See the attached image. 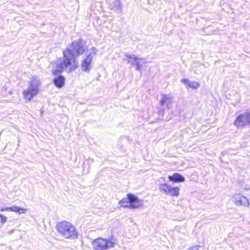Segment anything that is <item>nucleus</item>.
Returning <instances> with one entry per match:
<instances>
[{
  "instance_id": "1",
  "label": "nucleus",
  "mask_w": 250,
  "mask_h": 250,
  "mask_svg": "<svg viewBox=\"0 0 250 250\" xmlns=\"http://www.w3.org/2000/svg\"><path fill=\"white\" fill-rule=\"evenodd\" d=\"M70 46L71 49L66 48L62 50V58H59L56 62H51L56 67L52 71L53 75H58L64 70L70 73L75 70L78 67V61L74 52L77 56L83 54L85 51V45L82 40H79L72 42Z\"/></svg>"
},
{
  "instance_id": "2",
  "label": "nucleus",
  "mask_w": 250,
  "mask_h": 250,
  "mask_svg": "<svg viewBox=\"0 0 250 250\" xmlns=\"http://www.w3.org/2000/svg\"><path fill=\"white\" fill-rule=\"evenodd\" d=\"M56 229L58 233L65 239H75L78 237L75 226L68 221L59 222L57 224Z\"/></svg>"
},
{
  "instance_id": "3",
  "label": "nucleus",
  "mask_w": 250,
  "mask_h": 250,
  "mask_svg": "<svg viewBox=\"0 0 250 250\" xmlns=\"http://www.w3.org/2000/svg\"><path fill=\"white\" fill-rule=\"evenodd\" d=\"M40 84V81L36 77L32 78L28 88L22 92L23 96L26 101L30 102L33 97L39 93Z\"/></svg>"
},
{
  "instance_id": "4",
  "label": "nucleus",
  "mask_w": 250,
  "mask_h": 250,
  "mask_svg": "<svg viewBox=\"0 0 250 250\" xmlns=\"http://www.w3.org/2000/svg\"><path fill=\"white\" fill-rule=\"evenodd\" d=\"M124 61L130 64L137 71H141L145 66L146 61L145 59L137 57L134 54L126 53L125 55Z\"/></svg>"
},
{
  "instance_id": "5",
  "label": "nucleus",
  "mask_w": 250,
  "mask_h": 250,
  "mask_svg": "<svg viewBox=\"0 0 250 250\" xmlns=\"http://www.w3.org/2000/svg\"><path fill=\"white\" fill-rule=\"evenodd\" d=\"M160 192L167 196L177 198L180 195V188L178 187H174L166 183L159 184Z\"/></svg>"
},
{
  "instance_id": "6",
  "label": "nucleus",
  "mask_w": 250,
  "mask_h": 250,
  "mask_svg": "<svg viewBox=\"0 0 250 250\" xmlns=\"http://www.w3.org/2000/svg\"><path fill=\"white\" fill-rule=\"evenodd\" d=\"M250 124V113L245 112L239 114L233 122L234 125L239 128H242Z\"/></svg>"
},
{
  "instance_id": "7",
  "label": "nucleus",
  "mask_w": 250,
  "mask_h": 250,
  "mask_svg": "<svg viewBox=\"0 0 250 250\" xmlns=\"http://www.w3.org/2000/svg\"><path fill=\"white\" fill-rule=\"evenodd\" d=\"M173 103L172 96L170 94H163L159 101V105L162 111H159V114L163 113L165 109H169L171 107Z\"/></svg>"
},
{
  "instance_id": "8",
  "label": "nucleus",
  "mask_w": 250,
  "mask_h": 250,
  "mask_svg": "<svg viewBox=\"0 0 250 250\" xmlns=\"http://www.w3.org/2000/svg\"><path fill=\"white\" fill-rule=\"evenodd\" d=\"M231 200L237 206L249 207L250 206L249 200L241 193L233 195Z\"/></svg>"
},
{
  "instance_id": "9",
  "label": "nucleus",
  "mask_w": 250,
  "mask_h": 250,
  "mask_svg": "<svg viewBox=\"0 0 250 250\" xmlns=\"http://www.w3.org/2000/svg\"><path fill=\"white\" fill-rule=\"evenodd\" d=\"M91 52L88 54L82 62V68L83 71L88 72L90 70V64L92 60V55H95L97 53V50L95 47L91 48Z\"/></svg>"
},
{
  "instance_id": "10",
  "label": "nucleus",
  "mask_w": 250,
  "mask_h": 250,
  "mask_svg": "<svg viewBox=\"0 0 250 250\" xmlns=\"http://www.w3.org/2000/svg\"><path fill=\"white\" fill-rule=\"evenodd\" d=\"M108 242L105 239L98 238L92 242L93 248L96 250H105L108 247Z\"/></svg>"
},
{
  "instance_id": "11",
  "label": "nucleus",
  "mask_w": 250,
  "mask_h": 250,
  "mask_svg": "<svg viewBox=\"0 0 250 250\" xmlns=\"http://www.w3.org/2000/svg\"><path fill=\"white\" fill-rule=\"evenodd\" d=\"M128 199L129 200L131 208H141L144 205V201L139 199L136 195L133 194H127Z\"/></svg>"
},
{
  "instance_id": "12",
  "label": "nucleus",
  "mask_w": 250,
  "mask_h": 250,
  "mask_svg": "<svg viewBox=\"0 0 250 250\" xmlns=\"http://www.w3.org/2000/svg\"><path fill=\"white\" fill-rule=\"evenodd\" d=\"M181 82L184 84L187 88H191L193 90L197 89L200 86V83L197 81H191L188 79H182Z\"/></svg>"
},
{
  "instance_id": "13",
  "label": "nucleus",
  "mask_w": 250,
  "mask_h": 250,
  "mask_svg": "<svg viewBox=\"0 0 250 250\" xmlns=\"http://www.w3.org/2000/svg\"><path fill=\"white\" fill-rule=\"evenodd\" d=\"M169 181L173 183H183L185 181V178L179 173H174L172 175L168 176Z\"/></svg>"
},
{
  "instance_id": "14",
  "label": "nucleus",
  "mask_w": 250,
  "mask_h": 250,
  "mask_svg": "<svg viewBox=\"0 0 250 250\" xmlns=\"http://www.w3.org/2000/svg\"><path fill=\"white\" fill-rule=\"evenodd\" d=\"M53 82L57 87L61 88L65 84V78L62 75H59L54 78Z\"/></svg>"
},
{
  "instance_id": "15",
  "label": "nucleus",
  "mask_w": 250,
  "mask_h": 250,
  "mask_svg": "<svg viewBox=\"0 0 250 250\" xmlns=\"http://www.w3.org/2000/svg\"><path fill=\"white\" fill-rule=\"evenodd\" d=\"M1 211H13L20 214H23L26 213L27 210L24 208H21L17 206H14L12 207H8L3 208L0 209Z\"/></svg>"
},
{
  "instance_id": "16",
  "label": "nucleus",
  "mask_w": 250,
  "mask_h": 250,
  "mask_svg": "<svg viewBox=\"0 0 250 250\" xmlns=\"http://www.w3.org/2000/svg\"><path fill=\"white\" fill-rule=\"evenodd\" d=\"M123 3L122 0H113L112 2V9L121 12L122 11Z\"/></svg>"
},
{
  "instance_id": "17",
  "label": "nucleus",
  "mask_w": 250,
  "mask_h": 250,
  "mask_svg": "<svg viewBox=\"0 0 250 250\" xmlns=\"http://www.w3.org/2000/svg\"><path fill=\"white\" fill-rule=\"evenodd\" d=\"M129 200L128 199V197L126 198L123 199L119 202V204L121 207L125 208H131V205Z\"/></svg>"
},
{
  "instance_id": "18",
  "label": "nucleus",
  "mask_w": 250,
  "mask_h": 250,
  "mask_svg": "<svg viewBox=\"0 0 250 250\" xmlns=\"http://www.w3.org/2000/svg\"><path fill=\"white\" fill-rule=\"evenodd\" d=\"M7 221V218L6 216L0 214V225L4 224Z\"/></svg>"
},
{
  "instance_id": "19",
  "label": "nucleus",
  "mask_w": 250,
  "mask_h": 250,
  "mask_svg": "<svg viewBox=\"0 0 250 250\" xmlns=\"http://www.w3.org/2000/svg\"><path fill=\"white\" fill-rule=\"evenodd\" d=\"M188 250H203V248L200 246H194Z\"/></svg>"
},
{
  "instance_id": "20",
  "label": "nucleus",
  "mask_w": 250,
  "mask_h": 250,
  "mask_svg": "<svg viewBox=\"0 0 250 250\" xmlns=\"http://www.w3.org/2000/svg\"><path fill=\"white\" fill-rule=\"evenodd\" d=\"M115 239L113 238V237H110V248L111 247H113L114 245V244L115 243Z\"/></svg>"
}]
</instances>
